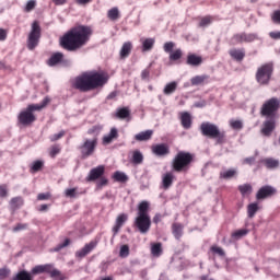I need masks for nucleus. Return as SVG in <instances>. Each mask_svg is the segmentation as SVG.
<instances>
[{
  "instance_id": "obj_1",
  "label": "nucleus",
  "mask_w": 280,
  "mask_h": 280,
  "mask_svg": "<svg viewBox=\"0 0 280 280\" xmlns=\"http://www.w3.org/2000/svg\"><path fill=\"white\" fill-rule=\"evenodd\" d=\"M91 36H93L91 26L75 25L60 38V45L66 51H78L88 45Z\"/></svg>"
},
{
  "instance_id": "obj_2",
  "label": "nucleus",
  "mask_w": 280,
  "mask_h": 280,
  "mask_svg": "<svg viewBox=\"0 0 280 280\" xmlns=\"http://www.w3.org/2000/svg\"><path fill=\"white\" fill-rule=\"evenodd\" d=\"M106 84H108V74L95 70L83 72L71 82L72 89L80 93H89Z\"/></svg>"
},
{
  "instance_id": "obj_3",
  "label": "nucleus",
  "mask_w": 280,
  "mask_h": 280,
  "mask_svg": "<svg viewBox=\"0 0 280 280\" xmlns=\"http://www.w3.org/2000/svg\"><path fill=\"white\" fill-rule=\"evenodd\" d=\"M51 103V98L46 96L40 104H30L27 107L20 112L18 115V126L20 128H30L36 121L35 110H43V108H47V105Z\"/></svg>"
},
{
  "instance_id": "obj_4",
  "label": "nucleus",
  "mask_w": 280,
  "mask_h": 280,
  "mask_svg": "<svg viewBox=\"0 0 280 280\" xmlns=\"http://www.w3.org/2000/svg\"><path fill=\"white\" fill-rule=\"evenodd\" d=\"M152 228V219L150 218V202L141 201L138 205V212L133 220V229L145 235Z\"/></svg>"
},
{
  "instance_id": "obj_5",
  "label": "nucleus",
  "mask_w": 280,
  "mask_h": 280,
  "mask_svg": "<svg viewBox=\"0 0 280 280\" xmlns=\"http://www.w3.org/2000/svg\"><path fill=\"white\" fill-rule=\"evenodd\" d=\"M196 156L187 151H178L177 154L172 160V170L177 174L187 172L191 170V164L194 163Z\"/></svg>"
},
{
  "instance_id": "obj_6",
  "label": "nucleus",
  "mask_w": 280,
  "mask_h": 280,
  "mask_svg": "<svg viewBox=\"0 0 280 280\" xmlns=\"http://www.w3.org/2000/svg\"><path fill=\"white\" fill-rule=\"evenodd\" d=\"M200 132L203 137H208V139H215L219 145L226 143V131L220 130L214 124L209 121L202 122L200 125Z\"/></svg>"
},
{
  "instance_id": "obj_7",
  "label": "nucleus",
  "mask_w": 280,
  "mask_h": 280,
  "mask_svg": "<svg viewBox=\"0 0 280 280\" xmlns=\"http://www.w3.org/2000/svg\"><path fill=\"white\" fill-rule=\"evenodd\" d=\"M272 73H275V63L267 62L257 68L255 78L256 82L260 84V86H268L270 84V80H272Z\"/></svg>"
},
{
  "instance_id": "obj_8",
  "label": "nucleus",
  "mask_w": 280,
  "mask_h": 280,
  "mask_svg": "<svg viewBox=\"0 0 280 280\" xmlns=\"http://www.w3.org/2000/svg\"><path fill=\"white\" fill-rule=\"evenodd\" d=\"M280 108V100L277 97H271L264 102L260 107L261 117H267V119H272L277 117V113H279Z\"/></svg>"
},
{
  "instance_id": "obj_9",
  "label": "nucleus",
  "mask_w": 280,
  "mask_h": 280,
  "mask_svg": "<svg viewBox=\"0 0 280 280\" xmlns=\"http://www.w3.org/2000/svg\"><path fill=\"white\" fill-rule=\"evenodd\" d=\"M38 43H40V24L38 21H34L27 37V49L34 51L38 47Z\"/></svg>"
},
{
  "instance_id": "obj_10",
  "label": "nucleus",
  "mask_w": 280,
  "mask_h": 280,
  "mask_svg": "<svg viewBox=\"0 0 280 280\" xmlns=\"http://www.w3.org/2000/svg\"><path fill=\"white\" fill-rule=\"evenodd\" d=\"M96 148H97L96 137L92 139H85L83 144L79 147L82 159H89V156H93Z\"/></svg>"
},
{
  "instance_id": "obj_11",
  "label": "nucleus",
  "mask_w": 280,
  "mask_h": 280,
  "mask_svg": "<svg viewBox=\"0 0 280 280\" xmlns=\"http://www.w3.org/2000/svg\"><path fill=\"white\" fill-rule=\"evenodd\" d=\"M174 47H176L174 42H166L163 46V49L165 54H170L168 58L171 62H178V60L183 58V49L177 48L174 50Z\"/></svg>"
},
{
  "instance_id": "obj_12",
  "label": "nucleus",
  "mask_w": 280,
  "mask_h": 280,
  "mask_svg": "<svg viewBox=\"0 0 280 280\" xmlns=\"http://www.w3.org/2000/svg\"><path fill=\"white\" fill-rule=\"evenodd\" d=\"M257 40V35L254 33H236L232 36L231 43L232 45H242V43H253Z\"/></svg>"
},
{
  "instance_id": "obj_13",
  "label": "nucleus",
  "mask_w": 280,
  "mask_h": 280,
  "mask_svg": "<svg viewBox=\"0 0 280 280\" xmlns=\"http://www.w3.org/2000/svg\"><path fill=\"white\" fill-rule=\"evenodd\" d=\"M277 194V188L272 186H262L256 194V200H266V198H272Z\"/></svg>"
},
{
  "instance_id": "obj_14",
  "label": "nucleus",
  "mask_w": 280,
  "mask_h": 280,
  "mask_svg": "<svg viewBox=\"0 0 280 280\" xmlns=\"http://www.w3.org/2000/svg\"><path fill=\"white\" fill-rule=\"evenodd\" d=\"M104 172H106V167L104 165H98L90 171V174L86 177L88 183H93L104 176Z\"/></svg>"
},
{
  "instance_id": "obj_15",
  "label": "nucleus",
  "mask_w": 280,
  "mask_h": 280,
  "mask_svg": "<svg viewBox=\"0 0 280 280\" xmlns=\"http://www.w3.org/2000/svg\"><path fill=\"white\" fill-rule=\"evenodd\" d=\"M276 128H277V122L275 121L273 118H270L262 122V128L260 129V132L264 137H270L272 132H275Z\"/></svg>"
},
{
  "instance_id": "obj_16",
  "label": "nucleus",
  "mask_w": 280,
  "mask_h": 280,
  "mask_svg": "<svg viewBox=\"0 0 280 280\" xmlns=\"http://www.w3.org/2000/svg\"><path fill=\"white\" fill-rule=\"evenodd\" d=\"M97 247V241H91L90 243L85 244L83 248L75 252V257L79 259H84L89 253H91L94 248Z\"/></svg>"
},
{
  "instance_id": "obj_17",
  "label": "nucleus",
  "mask_w": 280,
  "mask_h": 280,
  "mask_svg": "<svg viewBox=\"0 0 280 280\" xmlns=\"http://www.w3.org/2000/svg\"><path fill=\"white\" fill-rule=\"evenodd\" d=\"M151 151L155 156H167L170 154V145L167 143H160L151 147Z\"/></svg>"
},
{
  "instance_id": "obj_18",
  "label": "nucleus",
  "mask_w": 280,
  "mask_h": 280,
  "mask_svg": "<svg viewBox=\"0 0 280 280\" xmlns=\"http://www.w3.org/2000/svg\"><path fill=\"white\" fill-rule=\"evenodd\" d=\"M126 222H128V214H126V213L118 214V217L116 218L115 224L112 229V231L114 233V237H115V235H117V233H119V231H121V226H124V224H126Z\"/></svg>"
},
{
  "instance_id": "obj_19",
  "label": "nucleus",
  "mask_w": 280,
  "mask_h": 280,
  "mask_svg": "<svg viewBox=\"0 0 280 280\" xmlns=\"http://www.w3.org/2000/svg\"><path fill=\"white\" fill-rule=\"evenodd\" d=\"M51 268V264H46V265H37L32 268L31 270V276L34 278L36 275H43L46 272V275L49 273V270Z\"/></svg>"
},
{
  "instance_id": "obj_20",
  "label": "nucleus",
  "mask_w": 280,
  "mask_h": 280,
  "mask_svg": "<svg viewBox=\"0 0 280 280\" xmlns=\"http://www.w3.org/2000/svg\"><path fill=\"white\" fill-rule=\"evenodd\" d=\"M176 176H174V173L167 172L162 176V188L167 190L172 185H174V179Z\"/></svg>"
},
{
  "instance_id": "obj_21",
  "label": "nucleus",
  "mask_w": 280,
  "mask_h": 280,
  "mask_svg": "<svg viewBox=\"0 0 280 280\" xmlns=\"http://www.w3.org/2000/svg\"><path fill=\"white\" fill-rule=\"evenodd\" d=\"M186 63L189 67H200L202 65V56L196 54H188L186 58Z\"/></svg>"
},
{
  "instance_id": "obj_22",
  "label": "nucleus",
  "mask_w": 280,
  "mask_h": 280,
  "mask_svg": "<svg viewBox=\"0 0 280 280\" xmlns=\"http://www.w3.org/2000/svg\"><path fill=\"white\" fill-rule=\"evenodd\" d=\"M229 54L233 60H236V62H242V60L246 58V50H244V48H233L229 51Z\"/></svg>"
},
{
  "instance_id": "obj_23",
  "label": "nucleus",
  "mask_w": 280,
  "mask_h": 280,
  "mask_svg": "<svg viewBox=\"0 0 280 280\" xmlns=\"http://www.w3.org/2000/svg\"><path fill=\"white\" fill-rule=\"evenodd\" d=\"M119 138V131L117 128H112L109 133L107 136L103 137V145H109V143H113L114 139Z\"/></svg>"
},
{
  "instance_id": "obj_24",
  "label": "nucleus",
  "mask_w": 280,
  "mask_h": 280,
  "mask_svg": "<svg viewBox=\"0 0 280 280\" xmlns=\"http://www.w3.org/2000/svg\"><path fill=\"white\" fill-rule=\"evenodd\" d=\"M131 51H132V43L131 42L124 43L119 52L120 60H126V58L130 56Z\"/></svg>"
},
{
  "instance_id": "obj_25",
  "label": "nucleus",
  "mask_w": 280,
  "mask_h": 280,
  "mask_svg": "<svg viewBox=\"0 0 280 280\" xmlns=\"http://www.w3.org/2000/svg\"><path fill=\"white\" fill-rule=\"evenodd\" d=\"M190 84L192 86H200V84H209V75L208 74L196 75L190 80Z\"/></svg>"
},
{
  "instance_id": "obj_26",
  "label": "nucleus",
  "mask_w": 280,
  "mask_h": 280,
  "mask_svg": "<svg viewBox=\"0 0 280 280\" xmlns=\"http://www.w3.org/2000/svg\"><path fill=\"white\" fill-rule=\"evenodd\" d=\"M65 54L62 52H55L50 56L47 61L48 67H56V65H60V61L63 60Z\"/></svg>"
},
{
  "instance_id": "obj_27",
  "label": "nucleus",
  "mask_w": 280,
  "mask_h": 280,
  "mask_svg": "<svg viewBox=\"0 0 280 280\" xmlns=\"http://www.w3.org/2000/svg\"><path fill=\"white\" fill-rule=\"evenodd\" d=\"M180 124L185 130H189V128H191V114L187 112L182 113Z\"/></svg>"
},
{
  "instance_id": "obj_28",
  "label": "nucleus",
  "mask_w": 280,
  "mask_h": 280,
  "mask_svg": "<svg viewBox=\"0 0 280 280\" xmlns=\"http://www.w3.org/2000/svg\"><path fill=\"white\" fill-rule=\"evenodd\" d=\"M152 135H154V131L152 129L139 132L135 136L136 141H150L152 139Z\"/></svg>"
},
{
  "instance_id": "obj_29",
  "label": "nucleus",
  "mask_w": 280,
  "mask_h": 280,
  "mask_svg": "<svg viewBox=\"0 0 280 280\" xmlns=\"http://www.w3.org/2000/svg\"><path fill=\"white\" fill-rule=\"evenodd\" d=\"M25 205V201L23 200V197H13L10 200V207L12 211H18V209H21Z\"/></svg>"
},
{
  "instance_id": "obj_30",
  "label": "nucleus",
  "mask_w": 280,
  "mask_h": 280,
  "mask_svg": "<svg viewBox=\"0 0 280 280\" xmlns=\"http://www.w3.org/2000/svg\"><path fill=\"white\" fill-rule=\"evenodd\" d=\"M48 275L54 280H65V279H67V277H65V275H62V272L60 270L54 268V265H51V264H50V269L48 271Z\"/></svg>"
},
{
  "instance_id": "obj_31",
  "label": "nucleus",
  "mask_w": 280,
  "mask_h": 280,
  "mask_svg": "<svg viewBox=\"0 0 280 280\" xmlns=\"http://www.w3.org/2000/svg\"><path fill=\"white\" fill-rule=\"evenodd\" d=\"M261 163L267 167V170H277V167H279V160H275L272 158H266Z\"/></svg>"
},
{
  "instance_id": "obj_32",
  "label": "nucleus",
  "mask_w": 280,
  "mask_h": 280,
  "mask_svg": "<svg viewBox=\"0 0 280 280\" xmlns=\"http://www.w3.org/2000/svg\"><path fill=\"white\" fill-rule=\"evenodd\" d=\"M183 224L180 223H173L172 225V233L175 237V240L180 241V237H183Z\"/></svg>"
},
{
  "instance_id": "obj_33",
  "label": "nucleus",
  "mask_w": 280,
  "mask_h": 280,
  "mask_svg": "<svg viewBox=\"0 0 280 280\" xmlns=\"http://www.w3.org/2000/svg\"><path fill=\"white\" fill-rule=\"evenodd\" d=\"M142 43V51H152L154 49V44L156 40L154 38H144L141 39Z\"/></svg>"
},
{
  "instance_id": "obj_34",
  "label": "nucleus",
  "mask_w": 280,
  "mask_h": 280,
  "mask_svg": "<svg viewBox=\"0 0 280 280\" xmlns=\"http://www.w3.org/2000/svg\"><path fill=\"white\" fill-rule=\"evenodd\" d=\"M151 255H153V257H161V255H163V243H152Z\"/></svg>"
},
{
  "instance_id": "obj_35",
  "label": "nucleus",
  "mask_w": 280,
  "mask_h": 280,
  "mask_svg": "<svg viewBox=\"0 0 280 280\" xmlns=\"http://www.w3.org/2000/svg\"><path fill=\"white\" fill-rule=\"evenodd\" d=\"M176 89H178V82L172 81L164 86L163 93L164 95H172L176 93Z\"/></svg>"
},
{
  "instance_id": "obj_36",
  "label": "nucleus",
  "mask_w": 280,
  "mask_h": 280,
  "mask_svg": "<svg viewBox=\"0 0 280 280\" xmlns=\"http://www.w3.org/2000/svg\"><path fill=\"white\" fill-rule=\"evenodd\" d=\"M237 176V170L231 168L220 173V178L223 180H230V178H235Z\"/></svg>"
},
{
  "instance_id": "obj_37",
  "label": "nucleus",
  "mask_w": 280,
  "mask_h": 280,
  "mask_svg": "<svg viewBox=\"0 0 280 280\" xmlns=\"http://www.w3.org/2000/svg\"><path fill=\"white\" fill-rule=\"evenodd\" d=\"M12 280H34L30 271L22 270L18 272Z\"/></svg>"
},
{
  "instance_id": "obj_38",
  "label": "nucleus",
  "mask_w": 280,
  "mask_h": 280,
  "mask_svg": "<svg viewBox=\"0 0 280 280\" xmlns=\"http://www.w3.org/2000/svg\"><path fill=\"white\" fill-rule=\"evenodd\" d=\"M131 162L133 165H141V163H143V153L139 150L133 151Z\"/></svg>"
},
{
  "instance_id": "obj_39",
  "label": "nucleus",
  "mask_w": 280,
  "mask_h": 280,
  "mask_svg": "<svg viewBox=\"0 0 280 280\" xmlns=\"http://www.w3.org/2000/svg\"><path fill=\"white\" fill-rule=\"evenodd\" d=\"M238 191L242 196H250L253 194V186L250 184L240 185Z\"/></svg>"
},
{
  "instance_id": "obj_40",
  "label": "nucleus",
  "mask_w": 280,
  "mask_h": 280,
  "mask_svg": "<svg viewBox=\"0 0 280 280\" xmlns=\"http://www.w3.org/2000/svg\"><path fill=\"white\" fill-rule=\"evenodd\" d=\"M113 178L116 180V183H128V175H126L124 172L116 171Z\"/></svg>"
},
{
  "instance_id": "obj_41",
  "label": "nucleus",
  "mask_w": 280,
  "mask_h": 280,
  "mask_svg": "<svg viewBox=\"0 0 280 280\" xmlns=\"http://www.w3.org/2000/svg\"><path fill=\"white\" fill-rule=\"evenodd\" d=\"M257 211H259V205L257 202H253L247 206L248 218H255V213H257Z\"/></svg>"
},
{
  "instance_id": "obj_42",
  "label": "nucleus",
  "mask_w": 280,
  "mask_h": 280,
  "mask_svg": "<svg viewBox=\"0 0 280 280\" xmlns=\"http://www.w3.org/2000/svg\"><path fill=\"white\" fill-rule=\"evenodd\" d=\"M116 117H118V119H128V117H130V109L128 107L117 109Z\"/></svg>"
},
{
  "instance_id": "obj_43",
  "label": "nucleus",
  "mask_w": 280,
  "mask_h": 280,
  "mask_svg": "<svg viewBox=\"0 0 280 280\" xmlns=\"http://www.w3.org/2000/svg\"><path fill=\"white\" fill-rule=\"evenodd\" d=\"M43 167H45V162L37 160V161L33 162L30 172H31V174H36V172H40V170H43Z\"/></svg>"
},
{
  "instance_id": "obj_44",
  "label": "nucleus",
  "mask_w": 280,
  "mask_h": 280,
  "mask_svg": "<svg viewBox=\"0 0 280 280\" xmlns=\"http://www.w3.org/2000/svg\"><path fill=\"white\" fill-rule=\"evenodd\" d=\"M107 18L109 21H117V19H119V9L117 7L112 8L107 12Z\"/></svg>"
},
{
  "instance_id": "obj_45",
  "label": "nucleus",
  "mask_w": 280,
  "mask_h": 280,
  "mask_svg": "<svg viewBox=\"0 0 280 280\" xmlns=\"http://www.w3.org/2000/svg\"><path fill=\"white\" fill-rule=\"evenodd\" d=\"M129 256H130V246H128L127 244L121 245L119 249V257L121 259H126Z\"/></svg>"
},
{
  "instance_id": "obj_46",
  "label": "nucleus",
  "mask_w": 280,
  "mask_h": 280,
  "mask_svg": "<svg viewBox=\"0 0 280 280\" xmlns=\"http://www.w3.org/2000/svg\"><path fill=\"white\" fill-rule=\"evenodd\" d=\"M245 235H248L247 229L237 230L232 233V237H234V240H242Z\"/></svg>"
},
{
  "instance_id": "obj_47",
  "label": "nucleus",
  "mask_w": 280,
  "mask_h": 280,
  "mask_svg": "<svg viewBox=\"0 0 280 280\" xmlns=\"http://www.w3.org/2000/svg\"><path fill=\"white\" fill-rule=\"evenodd\" d=\"M230 126L233 130H242V128H244V122H242V120L232 119L230 120Z\"/></svg>"
},
{
  "instance_id": "obj_48",
  "label": "nucleus",
  "mask_w": 280,
  "mask_h": 280,
  "mask_svg": "<svg viewBox=\"0 0 280 280\" xmlns=\"http://www.w3.org/2000/svg\"><path fill=\"white\" fill-rule=\"evenodd\" d=\"M212 21L211 15L203 16L199 22V27H207V25H211Z\"/></svg>"
},
{
  "instance_id": "obj_49",
  "label": "nucleus",
  "mask_w": 280,
  "mask_h": 280,
  "mask_svg": "<svg viewBox=\"0 0 280 280\" xmlns=\"http://www.w3.org/2000/svg\"><path fill=\"white\" fill-rule=\"evenodd\" d=\"M60 145L59 144H54L50 147V150H49V156L51 159H56V155L57 154H60Z\"/></svg>"
},
{
  "instance_id": "obj_50",
  "label": "nucleus",
  "mask_w": 280,
  "mask_h": 280,
  "mask_svg": "<svg viewBox=\"0 0 280 280\" xmlns=\"http://www.w3.org/2000/svg\"><path fill=\"white\" fill-rule=\"evenodd\" d=\"M65 135H67V131L61 130L58 133L50 136L49 140L51 141V143H55V141H59V139H62V137H65Z\"/></svg>"
},
{
  "instance_id": "obj_51",
  "label": "nucleus",
  "mask_w": 280,
  "mask_h": 280,
  "mask_svg": "<svg viewBox=\"0 0 280 280\" xmlns=\"http://www.w3.org/2000/svg\"><path fill=\"white\" fill-rule=\"evenodd\" d=\"M69 244H71V240L70 238H66L63 243L57 245L54 248V253H59V250H62V248H67V246H69Z\"/></svg>"
},
{
  "instance_id": "obj_52",
  "label": "nucleus",
  "mask_w": 280,
  "mask_h": 280,
  "mask_svg": "<svg viewBox=\"0 0 280 280\" xmlns=\"http://www.w3.org/2000/svg\"><path fill=\"white\" fill-rule=\"evenodd\" d=\"M35 9H36V0H30L24 8V12H32Z\"/></svg>"
},
{
  "instance_id": "obj_53",
  "label": "nucleus",
  "mask_w": 280,
  "mask_h": 280,
  "mask_svg": "<svg viewBox=\"0 0 280 280\" xmlns=\"http://www.w3.org/2000/svg\"><path fill=\"white\" fill-rule=\"evenodd\" d=\"M272 23H276L277 25H280V10L273 11L271 15Z\"/></svg>"
},
{
  "instance_id": "obj_54",
  "label": "nucleus",
  "mask_w": 280,
  "mask_h": 280,
  "mask_svg": "<svg viewBox=\"0 0 280 280\" xmlns=\"http://www.w3.org/2000/svg\"><path fill=\"white\" fill-rule=\"evenodd\" d=\"M37 200H51V192H40L37 195Z\"/></svg>"
},
{
  "instance_id": "obj_55",
  "label": "nucleus",
  "mask_w": 280,
  "mask_h": 280,
  "mask_svg": "<svg viewBox=\"0 0 280 280\" xmlns=\"http://www.w3.org/2000/svg\"><path fill=\"white\" fill-rule=\"evenodd\" d=\"M211 250L215 254L219 255V257H224V255H226V253H224V249H222V247L219 246H212Z\"/></svg>"
},
{
  "instance_id": "obj_56",
  "label": "nucleus",
  "mask_w": 280,
  "mask_h": 280,
  "mask_svg": "<svg viewBox=\"0 0 280 280\" xmlns=\"http://www.w3.org/2000/svg\"><path fill=\"white\" fill-rule=\"evenodd\" d=\"M10 277V269L0 268V280L8 279Z\"/></svg>"
},
{
  "instance_id": "obj_57",
  "label": "nucleus",
  "mask_w": 280,
  "mask_h": 280,
  "mask_svg": "<svg viewBox=\"0 0 280 280\" xmlns=\"http://www.w3.org/2000/svg\"><path fill=\"white\" fill-rule=\"evenodd\" d=\"M77 192H78V188L66 189V197L67 198H75Z\"/></svg>"
},
{
  "instance_id": "obj_58",
  "label": "nucleus",
  "mask_w": 280,
  "mask_h": 280,
  "mask_svg": "<svg viewBox=\"0 0 280 280\" xmlns=\"http://www.w3.org/2000/svg\"><path fill=\"white\" fill-rule=\"evenodd\" d=\"M0 198H8V186L5 184L0 185Z\"/></svg>"
},
{
  "instance_id": "obj_59",
  "label": "nucleus",
  "mask_w": 280,
  "mask_h": 280,
  "mask_svg": "<svg viewBox=\"0 0 280 280\" xmlns=\"http://www.w3.org/2000/svg\"><path fill=\"white\" fill-rule=\"evenodd\" d=\"M25 229H27V223H18L13 228V233H19V231H25Z\"/></svg>"
},
{
  "instance_id": "obj_60",
  "label": "nucleus",
  "mask_w": 280,
  "mask_h": 280,
  "mask_svg": "<svg viewBox=\"0 0 280 280\" xmlns=\"http://www.w3.org/2000/svg\"><path fill=\"white\" fill-rule=\"evenodd\" d=\"M8 39V30L0 28V43Z\"/></svg>"
},
{
  "instance_id": "obj_61",
  "label": "nucleus",
  "mask_w": 280,
  "mask_h": 280,
  "mask_svg": "<svg viewBox=\"0 0 280 280\" xmlns=\"http://www.w3.org/2000/svg\"><path fill=\"white\" fill-rule=\"evenodd\" d=\"M269 36L272 38V40H280V31L270 32Z\"/></svg>"
},
{
  "instance_id": "obj_62",
  "label": "nucleus",
  "mask_w": 280,
  "mask_h": 280,
  "mask_svg": "<svg viewBox=\"0 0 280 280\" xmlns=\"http://www.w3.org/2000/svg\"><path fill=\"white\" fill-rule=\"evenodd\" d=\"M148 78H150V69H144L141 72V79L142 80H148Z\"/></svg>"
},
{
  "instance_id": "obj_63",
  "label": "nucleus",
  "mask_w": 280,
  "mask_h": 280,
  "mask_svg": "<svg viewBox=\"0 0 280 280\" xmlns=\"http://www.w3.org/2000/svg\"><path fill=\"white\" fill-rule=\"evenodd\" d=\"M48 210H49V205L47 203H44L37 208V211H39L40 213H44L45 211H48Z\"/></svg>"
},
{
  "instance_id": "obj_64",
  "label": "nucleus",
  "mask_w": 280,
  "mask_h": 280,
  "mask_svg": "<svg viewBox=\"0 0 280 280\" xmlns=\"http://www.w3.org/2000/svg\"><path fill=\"white\" fill-rule=\"evenodd\" d=\"M93 0H75V3H78V5H89V3H92Z\"/></svg>"
}]
</instances>
